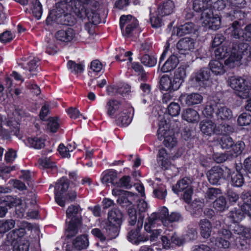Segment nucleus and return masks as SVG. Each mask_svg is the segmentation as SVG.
Instances as JSON below:
<instances>
[{
  "label": "nucleus",
  "instance_id": "nucleus-12",
  "mask_svg": "<svg viewBox=\"0 0 251 251\" xmlns=\"http://www.w3.org/2000/svg\"><path fill=\"white\" fill-rule=\"evenodd\" d=\"M120 27L123 35L128 36L138 25L137 20L131 15H123L120 20Z\"/></svg>",
  "mask_w": 251,
  "mask_h": 251
},
{
  "label": "nucleus",
  "instance_id": "nucleus-49",
  "mask_svg": "<svg viewBox=\"0 0 251 251\" xmlns=\"http://www.w3.org/2000/svg\"><path fill=\"white\" fill-rule=\"evenodd\" d=\"M245 13H243L241 10L237 9L234 10L232 12H230L229 13L226 14V17L228 20L233 21V20H237L236 21L243 19L245 17ZM236 22V21H235Z\"/></svg>",
  "mask_w": 251,
  "mask_h": 251
},
{
  "label": "nucleus",
  "instance_id": "nucleus-6",
  "mask_svg": "<svg viewBox=\"0 0 251 251\" xmlns=\"http://www.w3.org/2000/svg\"><path fill=\"white\" fill-rule=\"evenodd\" d=\"M229 84L241 98L247 99L251 97V87L247 85L245 79L241 77H231L229 80Z\"/></svg>",
  "mask_w": 251,
  "mask_h": 251
},
{
  "label": "nucleus",
  "instance_id": "nucleus-33",
  "mask_svg": "<svg viewBox=\"0 0 251 251\" xmlns=\"http://www.w3.org/2000/svg\"><path fill=\"white\" fill-rule=\"evenodd\" d=\"M13 114L14 116V120H13L12 117L9 118V119L7 122V126L11 128V132H13L14 135L18 136L19 134L18 121L19 120L20 114L19 111H15Z\"/></svg>",
  "mask_w": 251,
  "mask_h": 251
},
{
  "label": "nucleus",
  "instance_id": "nucleus-32",
  "mask_svg": "<svg viewBox=\"0 0 251 251\" xmlns=\"http://www.w3.org/2000/svg\"><path fill=\"white\" fill-rule=\"evenodd\" d=\"M73 247L77 250H81L86 249L89 245L87 236L82 235L77 237L73 242Z\"/></svg>",
  "mask_w": 251,
  "mask_h": 251
},
{
  "label": "nucleus",
  "instance_id": "nucleus-59",
  "mask_svg": "<svg viewBox=\"0 0 251 251\" xmlns=\"http://www.w3.org/2000/svg\"><path fill=\"white\" fill-rule=\"evenodd\" d=\"M102 68V65L98 60H95L92 61L90 65L89 73L91 74L92 73H99Z\"/></svg>",
  "mask_w": 251,
  "mask_h": 251
},
{
  "label": "nucleus",
  "instance_id": "nucleus-63",
  "mask_svg": "<svg viewBox=\"0 0 251 251\" xmlns=\"http://www.w3.org/2000/svg\"><path fill=\"white\" fill-rule=\"evenodd\" d=\"M182 220L181 214L178 212H173L169 215L167 219V226L169 224L173 222H177Z\"/></svg>",
  "mask_w": 251,
  "mask_h": 251
},
{
  "label": "nucleus",
  "instance_id": "nucleus-42",
  "mask_svg": "<svg viewBox=\"0 0 251 251\" xmlns=\"http://www.w3.org/2000/svg\"><path fill=\"white\" fill-rule=\"evenodd\" d=\"M132 193L126 192L124 195L121 196L117 200L118 203L123 207H127L132 204Z\"/></svg>",
  "mask_w": 251,
  "mask_h": 251
},
{
  "label": "nucleus",
  "instance_id": "nucleus-36",
  "mask_svg": "<svg viewBox=\"0 0 251 251\" xmlns=\"http://www.w3.org/2000/svg\"><path fill=\"white\" fill-rule=\"evenodd\" d=\"M117 173L114 170H109L105 173L101 178V181L103 183L108 184L109 183L115 185L117 183Z\"/></svg>",
  "mask_w": 251,
  "mask_h": 251
},
{
  "label": "nucleus",
  "instance_id": "nucleus-37",
  "mask_svg": "<svg viewBox=\"0 0 251 251\" xmlns=\"http://www.w3.org/2000/svg\"><path fill=\"white\" fill-rule=\"evenodd\" d=\"M230 174V184L231 185L239 187L243 185L244 183V179L243 175L239 173L238 171L233 172L232 173L231 172L228 174Z\"/></svg>",
  "mask_w": 251,
  "mask_h": 251
},
{
  "label": "nucleus",
  "instance_id": "nucleus-51",
  "mask_svg": "<svg viewBox=\"0 0 251 251\" xmlns=\"http://www.w3.org/2000/svg\"><path fill=\"white\" fill-rule=\"evenodd\" d=\"M141 61L145 66L151 67L156 65L157 60L154 56L146 54L141 57Z\"/></svg>",
  "mask_w": 251,
  "mask_h": 251
},
{
  "label": "nucleus",
  "instance_id": "nucleus-2",
  "mask_svg": "<svg viewBox=\"0 0 251 251\" xmlns=\"http://www.w3.org/2000/svg\"><path fill=\"white\" fill-rule=\"evenodd\" d=\"M229 57L225 61V65L229 68L239 66L241 59L251 61V46L247 43H234Z\"/></svg>",
  "mask_w": 251,
  "mask_h": 251
},
{
  "label": "nucleus",
  "instance_id": "nucleus-41",
  "mask_svg": "<svg viewBox=\"0 0 251 251\" xmlns=\"http://www.w3.org/2000/svg\"><path fill=\"white\" fill-rule=\"evenodd\" d=\"M30 8L35 17L40 19L42 15L43 9L42 5L39 0H32Z\"/></svg>",
  "mask_w": 251,
  "mask_h": 251
},
{
  "label": "nucleus",
  "instance_id": "nucleus-23",
  "mask_svg": "<svg viewBox=\"0 0 251 251\" xmlns=\"http://www.w3.org/2000/svg\"><path fill=\"white\" fill-rule=\"evenodd\" d=\"M123 214L121 211L115 208L108 213V221L106 223L113 225H120L122 223Z\"/></svg>",
  "mask_w": 251,
  "mask_h": 251
},
{
  "label": "nucleus",
  "instance_id": "nucleus-52",
  "mask_svg": "<svg viewBox=\"0 0 251 251\" xmlns=\"http://www.w3.org/2000/svg\"><path fill=\"white\" fill-rule=\"evenodd\" d=\"M59 123L57 118L51 117L49 118L47 125V129L49 131L55 133L59 127Z\"/></svg>",
  "mask_w": 251,
  "mask_h": 251
},
{
  "label": "nucleus",
  "instance_id": "nucleus-53",
  "mask_svg": "<svg viewBox=\"0 0 251 251\" xmlns=\"http://www.w3.org/2000/svg\"><path fill=\"white\" fill-rule=\"evenodd\" d=\"M202 206L203 203L200 201H194L190 205L192 209V213L198 216L201 215L202 212Z\"/></svg>",
  "mask_w": 251,
  "mask_h": 251
},
{
  "label": "nucleus",
  "instance_id": "nucleus-35",
  "mask_svg": "<svg viewBox=\"0 0 251 251\" xmlns=\"http://www.w3.org/2000/svg\"><path fill=\"white\" fill-rule=\"evenodd\" d=\"M232 231L242 237L249 239L251 238V229L240 225H236L232 229Z\"/></svg>",
  "mask_w": 251,
  "mask_h": 251
},
{
  "label": "nucleus",
  "instance_id": "nucleus-55",
  "mask_svg": "<svg viewBox=\"0 0 251 251\" xmlns=\"http://www.w3.org/2000/svg\"><path fill=\"white\" fill-rule=\"evenodd\" d=\"M180 111V106L178 103L176 102H171L168 106V114L172 117L178 116Z\"/></svg>",
  "mask_w": 251,
  "mask_h": 251
},
{
  "label": "nucleus",
  "instance_id": "nucleus-19",
  "mask_svg": "<svg viewBox=\"0 0 251 251\" xmlns=\"http://www.w3.org/2000/svg\"><path fill=\"white\" fill-rule=\"evenodd\" d=\"M55 36L57 40L65 43L73 41L76 39V34L71 28L59 30L56 32Z\"/></svg>",
  "mask_w": 251,
  "mask_h": 251
},
{
  "label": "nucleus",
  "instance_id": "nucleus-50",
  "mask_svg": "<svg viewBox=\"0 0 251 251\" xmlns=\"http://www.w3.org/2000/svg\"><path fill=\"white\" fill-rule=\"evenodd\" d=\"M67 67L71 72L75 74L81 73L84 70V65L82 63L77 64L72 60L68 61Z\"/></svg>",
  "mask_w": 251,
  "mask_h": 251
},
{
  "label": "nucleus",
  "instance_id": "nucleus-3",
  "mask_svg": "<svg viewBox=\"0 0 251 251\" xmlns=\"http://www.w3.org/2000/svg\"><path fill=\"white\" fill-rule=\"evenodd\" d=\"M69 187L68 181L67 178L62 177L56 182L55 188V200L60 206L64 207L65 202L72 201L76 198V193L74 190H70L67 194L66 191Z\"/></svg>",
  "mask_w": 251,
  "mask_h": 251
},
{
  "label": "nucleus",
  "instance_id": "nucleus-28",
  "mask_svg": "<svg viewBox=\"0 0 251 251\" xmlns=\"http://www.w3.org/2000/svg\"><path fill=\"white\" fill-rule=\"evenodd\" d=\"M199 226L202 237L204 238L209 237L211 232L212 225L209 220L206 219L201 220L199 223Z\"/></svg>",
  "mask_w": 251,
  "mask_h": 251
},
{
  "label": "nucleus",
  "instance_id": "nucleus-25",
  "mask_svg": "<svg viewBox=\"0 0 251 251\" xmlns=\"http://www.w3.org/2000/svg\"><path fill=\"white\" fill-rule=\"evenodd\" d=\"M194 30V24L192 23H187L178 27H174L173 35L181 37L185 34L192 33Z\"/></svg>",
  "mask_w": 251,
  "mask_h": 251
},
{
  "label": "nucleus",
  "instance_id": "nucleus-57",
  "mask_svg": "<svg viewBox=\"0 0 251 251\" xmlns=\"http://www.w3.org/2000/svg\"><path fill=\"white\" fill-rule=\"evenodd\" d=\"M237 122L241 126L249 125L251 122V115L247 113H242L239 116Z\"/></svg>",
  "mask_w": 251,
  "mask_h": 251
},
{
  "label": "nucleus",
  "instance_id": "nucleus-21",
  "mask_svg": "<svg viewBox=\"0 0 251 251\" xmlns=\"http://www.w3.org/2000/svg\"><path fill=\"white\" fill-rule=\"evenodd\" d=\"M98 2L96 5H90L86 6V4H83V7L85 10V15L87 18L90 23L94 25H97L100 22L99 15L96 12L95 9L98 5Z\"/></svg>",
  "mask_w": 251,
  "mask_h": 251
},
{
  "label": "nucleus",
  "instance_id": "nucleus-30",
  "mask_svg": "<svg viewBox=\"0 0 251 251\" xmlns=\"http://www.w3.org/2000/svg\"><path fill=\"white\" fill-rule=\"evenodd\" d=\"M179 63L178 58L175 54L172 55L164 63L161 68L163 72H168L175 69Z\"/></svg>",
  "mask_w": 251,
  "mask_h": 251
},
{
  "label": "nucleus",
  "instance_id": "nucleus-17",
  "mask_svg": "<svg viewBox=\"0 0 251 251\" xmlns=\"http://www.w3.org/2000/svg\"><path fill=\"white\" fill-rule=\"evenodd\" d=\"M201 131L207 136H211L213 134H219L220 126H217L211 120H202L200 124Z\"/></svg>",
  "mask_w": 251,
  "mask_h": 251
},
{
  "label": "nucleus",
  "instance_id": "nucleus-15",
  "mask_svg": "<svg viewBox=\"0 0 251 251\" xmlns=\"http://www.w3.org/2000/svg\"><path fill=\"white\" fill-rule=\"evenodd\" d=\"M179 87L174 78L167 75H164L160 78L159 89L161 91H175Z\"/></svg>",
  "mask_w": 251,
  "mask_h": 251
},
{
  "label": "nucleus",
  "instance_id": "nucleus-56",
  "mask_svg": "<svg viewBox=\"0 0 251 251\" xmlns=\"http://www.w3.org/2000/svg\"><path fill=\"white\" fill-rule=\"evenodd\" d=\"M158 218L160 219L163 225L167 226V219L169 216V211L167 208L166 207H163L159 210V212L157 213Z\"/></svg>",
  "mask_w": 251,
  "mask_h": 251
},
{
  "label": "nucleus",
  "instance_id": "nucleus-27",
  "mask_svg": "<svg viewBox=\"0 0 251 251\" xmlns=\"http://www.w3.org/2000/svg\"><path fill=\"white\" fill-rule=\"evenodd\" d=\"M241 198L244 203L241 206V210L244 214H246L251 218V198L248 192H244L242 193Z\"/></svg>",
  "mask_w": 251,
  "mask_h": 251
},
{
  "label": "nucleus",
  "instance_id": "nucleus-64",
  "mask_svg": "<svg viewBox=\"0 0 251 251\" xmlns=\"http://www.w3.org/2000/svg\"><path fill=\"white\" fill-rule=\"evenodd\" d=\"M153 194L156 198L164 200L167 196V190L164 187H160L154 190Z\"/></svg>",
  "mask_w": 251,
  "mask_h": 251
},
{
  "label": "nucleus",
  "instance_id": "nucleus-61",
  "mask_svg": "<svg viewBox=\"0 0 251 251\" xmlns=\"http://www.w3.org/2000/svg\"><path fill=\"white\" fill-rule=\"evenodd\" d=\"M160 17H161L158 15L157 13L155 16H151L150 22L152 27L159 28L162 25L163 22Z\"/></svg>",
  "mask_w": 251,
  "mask_h": 251
},
{
  "label": "nucleus",
  "instance_id": "nucleus-7",
  "mask_svg": "<svg viewBox=\"0 0 251 251\" xmlns=\"http://www.w3.org/2000/svg\"><path fill=\"white\" fill-rule=\"evenodd\" d=\"M39 60L38 58L31 56H23L17 60V63L24 70L27 77L31 75H35L38 71V63Z\"/></svg>",
  "mask_w": 251,
  "mask_h": 251
},
{
  "label": "nucleus",
  "instance_id": "nucleus-18",
  "mask_svg": "<svg viewBox=\"0 0 251 251\" xmlns=\"http://www.w3.org/2000/svg\"><path fill=\"white\" fill-rule=\"evenodd\" d=\"M175 6L171 0H166L158 4L157 13L161 17L170 15L174 12Z\"/></svg>",
  "mask_w": 251,
  "mask_h": 251
},
{
  "label": "nucleus",
  "instance_id": "nucleus-60",
  "mask_svg": "<svg viewBox=\"0 0 251 251\" xmlns=\"http://www.w3.org/2000/svg\"><path fill=\"white\" fill-rule=\"evenodd\" d=\"M129 224L131 226H134L137 222V212L134 208H130L128 209Z\"/></svg>",
  "mask_w": 251,
  "mask_h": 251
},
{
  "label": "nucleus",
  "instance_id": "nucleus-62",
  "mask_svg": "<svg viewBox=\"0 0 251 251\" xmlns=\"http://www.w3.org/2000/svg\"><path fill=\"white\" fill-rule=\"evenodd\" d=\"M130 182V176H124L119 180V182L117 181L116 185L119 187H125L126 189H129L131 187Z\"/></svg>",
  "mask_w": 251,
  "mask_h": 251
},
{
  "label": "nucleus",
  "instance_id": "nucleus-22",
  "mask_svg": "<svg viewBox=\"0 0 251 251\" xmlns=\"http://www.w3.org/2000/svg\"><path fill=\"white\" fill-rule=\"evenodd\" d=\"M133 111V108L130 107L127 110L121 113L117 120V124L122 126H127L128 125L132 120Z\"/></svg>",
  "mask_w": 251,
  "mask_h": 251
},
{
  "label": "nucleus",
  "instance_id": "nucleus-10",
  "mask_svg": "<svg viewBox=\"0 0 251 251\" xmlns=\"http://www.w3.org/2000/svg\"><path fill=\"white\" fill-rule=\"evenodd\" d=\"M218 237L215 238L212 237L210 239L211 242L214 243L215 245L219 248L224 249H228L230 245L231 239L234 238L231 232L226 229H222L218 231Z\"/></svg>",
  "mask_w": 251,
  "mask_h": 251
},
{
  "label": "nucleus",
  "instance_id": "nucleus-29",
  "mask_svg": "<svg viewBox=\"0 0 251 251\" xmlns=\"http://www.w3.org/2000/svg\"><path fill=\"white\" fill-rule=\"evenodd\" d=\"M45 141L41 136L31 137L27 138L25 144L34 149H40L45 146Z\"/></svg>",
  "mask_w": 251,
  "mask_h": 251
},
{
  "label": "nucleus",
  "instance_id": "nucleus-24",
  "mask_svg": "<svg viewBox=\"0 0 251 251\" xmlns=\"http://www.w3.org/2000/svg\"><path fill=\"white\" fill-rule=\"evenodd\" d=\"M182 118L189 123H198L200 120L198 112L192 108H186L182 113Z\"/></svg>",
  "mask_w": 251,
  "mask_h": 251
},
{
  "label": "nucleus",
  "instance_id": "nucleus-34",
  "mask_svg": "<svg viewBox=\"0 0 251 251\" xmlns=\"http://www.w3.org/2000/svg\"><path fill=\"white\" fill-rule=\"evenodd\" d=\"M190 180L187 178H184L178 180L175 186H173L172 190L176 194L186 190L188 188H191Z\"/></svg>",
  "mask_w": 251,
  "mask_h": 251
},
{
  "label": "nucleus",
  "instance_id": "nucleus-20",
  "mask_svg": "<svg viewBox=\"0 0 251 251\" xmlns=\"http://www.w3.org/2000/svg\"><path fill=\"white\" fill-rule=\"evenodd\" d=\"M176 47L180 54L186 55L194 49V42L191 38H184L178 41Z\"/></svg>",
  "mask_w": 251,
  "mask_h": 251
},
{
  "label": "nucleus",
  "instance_id": "nucleus-47",
  "mask_svg": "<svg viewBox=\"0 0 251 251\" xmlns=\"http://www.w3.org/2000/svg\"><path fill=\"white\" fill-rule=\"evenodd\" d=\"M213 206L218 211H225L227 208L226 198L223 196L219 197L213 202Z\"/></svg>",
  "mask_w": 251,
  "mask_h": 251
},
{
  "label": "nucleus",
  "instance_id": "nucleus-39",
  "mask_svg": "<svg viewBox=\"0 0 251 251\" xmlns=\"http://www.w3.org/2000/svg\"><path fill=\"white\" fill-rule=\"evenodd\" d=\"M120 105V101L114 99L109 100L105 106L108 115L110 117L113 116L116 111L119 109Z\"/></svg>",
  "mask_w": 251,
  "mask_h": 251
},
{
  "label": "nucleus",
  "instance_id": "nucleus-31",
  "mask_svg": "<svg viewBox=\"0 0 251 251\" xmlns=\"http://www.w3.org/2000/svg\"><path fill=\"white\" fill-rule=\"evenodd\" d=\"M209 66L211 71L215 75H222L226 72L223 62L219 60L211 61Z\"/></svg>",
  "mask_w": 251,
  "mask_h": 251
},
{
  "label": "nucleus",
  "instance_id": "nucleus-4",
  "mask_svg": "<svg viewBox=\"0 0 251 251\" xmlns=\"http://www.w3.org/2000/svg\"><path fill=\"white\" fill-rule=\"evenodd\" d=\"M80 211L79 206L75 205H71L66 210L67 218L71 219L65 232L68 238H71L78 233L81 224Z\"/></svg>",
  "mask_w": 251,
  "mask_h": 251
},
{
  "label": "nucleus",
  "instance_id": "nucleus-40",
  "mask_svg": "<svg viewBox=\"0 0 251 251\" xmlns=\"http://www.w3.org/2000/svg\"><path fill=\"white\" fill-rule=\"evenodd\" d=\"M244 214L241 208L240 209L234 208L231 210L227 215V217L233 223H238L244 218Z\"/></svg>",
  "mask_w": 251,
  "mask_h": 251
},
{
  "label": "nucleus",
  "instance_id": "nucleus-8",
  "mask_svg": "<svg viewBox=\"0 0 251 251\" xmlns=\"http://www.w3.org/2000/svg\"><path fill=\"white\" fill-rule=\"evenodd\" d=\"M65 9H67V4H57L56 8L52 11L51 14L57 23L64 25H71L72 17Z\"/></svg>",
  "mask_w": 251,
  "mask_h": 251
},
{
  "label": "nucleus",
  "instance_id": "nucleus-38",
  "mask_svg": "<svg viewBox=\"0 0 251 251\" xmlns=\"http://www.w3.org/2000/svg\"><path fill=\"white\" fill-rule=\"evenodd\" d=\"M216 114L218 118L222 120H228L232 117L231 109L225 106H219Z\"/></svg>",
  "mask_w": 251,
  "mask_h": 251
},
{
  "label": "nucleus",
  "instance_id": "nucleus-13",
  "mask_svg": "<svg viewBox=\"0 0 251 251\" xmlns=\"http://www.w3.org/2000/svg\"><path fill=\"white\" fill-rule=\"evenodd\" d=\"M210 72L208 68H202L191 76L192 83L196 86H204L210 78Z\"/></svg>",
  "mask_w": 251,
  "mask_h": 251
},
{
  "label": "nucleus",
  "instance_id": "nucleus-16",
  "mask_svg": "<svg viewBox=\"0 0 251 251\" xmlns=\"http://www.w3.org/2000/svg\"><path fill=\"white\" fill-rule=\"evenodd\" d=\"M179 100L182 104L191 106L201 103L202 101L203 97L198 93L183 94L180 95Z\"/></svg>",
  "mask_w": 251,
  "mask_h": 251
},
{
  "label": "nucleus",
  "instance_id": "nucleus-43",
  "mask_svg": "<svg viewBox=\"0 0 251 251\" xmlns=\"http://www.w3.org/2000/svg\"><path fill=\"white\" fill-rule=\"evenodd\" d=\"M185 76L186 70L185 68L183 66H180L175 71L174 76L173 78L180 87Z\"/></svg>",
  "mask_w": 251,
  "mask_h": 251
},
{
  "label": "nucleus",
  "instance_id": "nucleus-1",
  "mask_svg": "<svg viewBox=\"0 0 251 251\" xmlns=\"http://www.w3.org/2000/svg\"><path fill=\"white\" fill-rule=\"evenodd\" d=\"M206 0H194L193 9L197 12L202 11L201 16L202 25L207 28L216 30L221 25V19L217 14L206 5Z\"/></svg>",
  "mask_w": 251,
  "mask_h": 251
},
{
  "label": "nucleus",
  "instance_id": "nucleus-5",
  "mask_svg": "<svg viewBox=\"0 0 251 251\" xmlns=\"http://www.w3.org/2000/svg\"><path fill=\"white\" fill-rule=\"evenodd\" d=\"M157 134L160 140H163V144L166 148L171 149L176 146L177 139L174 131L169 128L168 124L161 122L157 130Z\"/></svg>",
  "mask_w": 251,
  "mask_h": 251
},
{
  "label": "nucleus",
  "instance_id": "nucleus-26",
  "mask_svg": "<svg viewBox=\"0 0 251 251\" xmlns=\"http://www.w3.org/2000/svg\"><path fill=\"white\" fill-rule=\"evenodd\" d=\"M4 201H5L4 205H0V218H3L5 216L8 212L7 206L12 207L17 206L21 203L20 200H16L11 196H7L6 200Z\"/></svg>",
  "mask_w": 251,
  "mask_h": 251
},
{
  "label": "nucleus",
  "instance_id": "nucleus-54",
  "mask_svg": "<svg viewBox=\"0 0 251 251\" xmlns=\"http://www.w3.org/2000/svg\"><path fill=\"white\" fill-rule=\"evenodd\" d=\"M220 144L223 149H228L234 144L232 139L228 135H224L222 137Z\"/></svg>",
  "mask_w": 251,
  "mask_h": 251
},
{
  "label": "nucleus",
  "instance_id": "nucleus-14",
  "mask_svg": "<svg viewBox=\"0 0 251 251\" xmlns=\"http://www.w3.org/2000/svg\"><path fill=\"white\" fill-rule=\"evenodd\" d=\"M230 172V170L227 167L222 168L219 166L213 167L208 173V180L213 185L218 184L220 180L224 177V173L229 174Z\"/></svg>",
  "mask_w": 251,
  "mask_h": 251
},
{
  "label": "nucleus",
  "instance_id": "nucleus-44",
  "mask_svg": "<svg viewBox=\"0 0 251 251\" xmlns=\"http://www.w3.org/2000/svg\"><path fill=\"white\" fill-rule=\"evenodd\" d=\"M158 158L159 161L161 162L162 167L166 169H168L170 164V162L168 160L169 156L165 149L162 148L159 150Z\"/></svg>",
  "mask_w": 251,
  "mask_h": 251
},
{
  "label": "nucleus",
  "instance_id": "nucleus-58",
  "mask_svg": "<svg viewBox=\"0 0 251 251\" xmlns=\"http://www.w3.org/2000/svg\"><path fill=\"white\" fill-rule=\"evenodd\" d=\"M29 243L27 240H23L13 247V251H28Z\"/></svg>",
  "mask_w": 251,
  "mask_h": 251
},
{
  "label": "nucleus",
  "instance_id": "nucleus-45",
  "mask_svg": "<svg viewBox=\"0 0 251 251\" xmlns=\"http://www.w3.org/2000/svg\"><path fill=\"white\" fill-rule=\"evenodd\" d=\"M206 5L209 9L222 10L225 8L226 3L223 0H209L206 2Z\"/></svg>",
  "mask_w": 251,
  "mask_h": 251
},
{
  "label": "nucleus",
  "instance_id": "nucleus-9",
  "mask_svg": "<svg viewBox=\"0 0 251 251\" xmlns=\"http://www.w3.org/2000/svg\"><path fill=\"white\" fill-rule=\"evenodd\" d=\"M144 223V216H140L138 219L137 227L131 229L128 233L127 238L129 241L138 244L148 240V237L141 232Z\"/></svg>",
  "mask_w": 251,
  "mask_h": 251
},
{
  "label": "nucleus",
  "instance_id": "nucleus-46",
  "mask_svg": "<svg viewBox=\"0 0 251 251\" xmlns=\"http://www.w3.org/2000/svg\"><path fill=\"white\" fill-rule=\"evenodd\" d=\"M105 230L107 235L110 239L115 238L119 234V227L120 225H113L106 223Z\"/></svg>",
  "mask_w": 251,
  "mask_h": 251
},
{
  "label": "nucleus",
  "instance_id": "nucleus-48",
  "mask_svg": "<svg viewBox=\"0 0 251 251\" xmlns=\"http://www.w3.org/2000/svg\"><path fill=\"white\" fill-rule=\"evenodd\" d=\"M15 226V221L12 219L2 220L1 227L0 228V233L3 234L7 232Z\"/></svg>",
  "mask_w": 251,
  "mask_h": 251
},
{
  "label": "nucleus",
  "instance_id": "nucleus-11",
  "mask_svg": "<svg viewBox=\"0 0 251 251\" xmlns=\"http://www.w3.org/2000/svg\"><path fill=\"white\" fill-rule=\"evenodd\" d=\"M228 29L231 31L232 36L235 39L246 41L251 40V24L246 26L245 31H243L239 22L236 21L232 23L231 27Z\"/></svg>",
  "mask_w": 251,
  "mask_h": 251
}]
</instances>
